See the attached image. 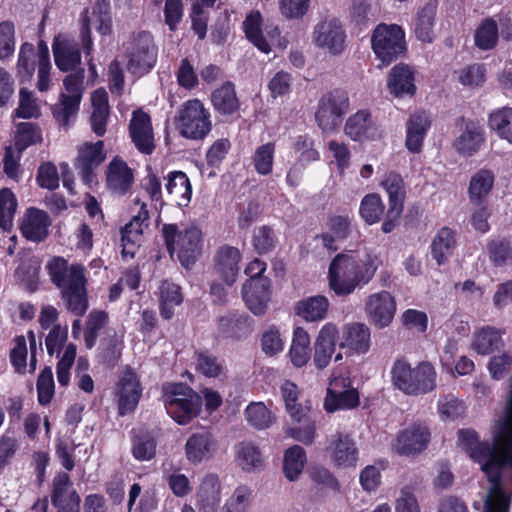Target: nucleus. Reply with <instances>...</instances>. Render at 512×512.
I'll list each match as a JSON object with an SVG mask.
<instances>
[{
  "instance_id": "nucleus-1",
  "label": "nucleus",
  "mask_w": 512,
  "mask_h": 512,
  "mask_svg": "<svg viewBox=\"0 0 512 512\" xmlns=\"http://www.w3.org/2000/svg\"><path fill=\"white\" fill-rule=\"evenodd\" d=\"M381 265L382 260L375 253H338L329 264V288L339 297L349 296L370 283Z\"/></svg>"
},
{
  "instance_id": "nucleus-2",
  "label": "nucleus",
  "mask_w": 512,
  "mask_h": 512,
  "mask_svg": "<svg viewBox=\"0 0 512 512\" xmlns=\"http://www.w3.org/2000/svg\"><path fill=\"white\" fill-rule=\"evenodd\" d=\"M45 269L51 283L61 291L66 308L76 316H83L89 307L85 268L81 264L69 266L64 257L53 256Z\"/></svg>"
},
{
  "instance_id": "nucleus-3",
  "label": "nucleus",
  "mask_w": 512,
  "mask_h": 512,
  "mask_svg": "<svg viewBox=\"0 0 512 512\" xmlns=\"http://www.w3.org/2000/svg\"><path fill=\"white\" fill-rule=\"evenodd\" d=\"M393 385L409 396H419L436 388L437 373L428 361L419 362L415 367L404 359H397L391 369Z\"/></svg>"
},
{
  "instance_id": "nucleus-4",
  "label": "nucleus",
  "mask_w": 512,
  "mask_h": 512,
  "mask_svg": "<svg viewBox=\"0 0 512 512\" xmlns=\"http://www.w3.org/2000/svg\"><path fill=\"white\" fill-rule=\"evenodd\" d=\"M162 392L165 409L177 424L186 425L200 415L203 399L186 383H169Z\"/></svg>"
},
{
  "instance_id": "nucleus-5",
  "label": "nucleus",
  "mask_w": 512,
  "mask_h": 512,
  "mask_svg": "<svg viewBox=\"0 0 512 512\" xmlns=\"http://www.w3.org/2000/svg\"><path fill=\"white\" fill-rule=\"evenodd\" d=\"M281 395L285 403L287 413L296 425L288 429V434L296 441L305 445L314 442L316 435L315 421L311 418V406L307 402H298L299 390L295 383L287 380L281 386Z\"/></svg>"
},
{
  "instance_id": "nucleus-6",
  "label": "nucleus",
  "mask_w": 512,
  "mask_h": 512,
  "mask_svg": "<svg viewBox=\"0 0 512 512\" xmlns=\"http://www.w3.org/2000/svg\"><path fill=\"white\" fill-rule=\"evenodd\" d=\"M162 236L168 253L172 256L178 249V260L185 268L195 264L202 251V232L196 226L180 231L177 224H164Z\"/></svg>"
},
{
  "instance_id": "nucleus-7",
  "label": "nucleus",
  "mask_w": 512,
  "mask_h": 512,
  "mask_svg": "<svg viewBox=\"0 0 512 512\" xmlns=\"http://www.w3.org/2000/svg\"><path fill=\"white\" fill-rule=\"evenodd\" d=\"M127 57V70L135 76L147 74L157 60V48L149 32L140 31L132 33L123 44Z\"/></svg>"
},
{
  "instance_id": "nucleus-8",
  "label": "nucleus",
  "mask_w": 512,
  "mask_h": 512,
  "mask_svg": "<svg viewBox=\"0 0 512 512\" xmlns=\"http://www.w3.org/2000/svg\"><path fill=\"white\" fill-rule=\"evenodd\" d=\"M371 47L383 65H389L406 53L405 32L397 24L381 23L371 36Z\"/></svg>"
},
{
  "instance_id": "nucleus-9",
  "label": "nucleus",
  "mask_w": 512,
  "mask_h": 512,
  "mask_svg": "<svg viewBox=\"0 0 512 512\" xmlns=\"http://www.w3.org/2000/svg\"><path fill=\"white\" fill-rule=\"evenodd\" d=\"M380 186L388 195V209L381 225V231L388 234L400 224L407 194L406 184L400 173L388 171L384 174Z\"/></svg>"
},
{
  "instance_id": "nucleus-10",
  "label": "nucleus",
  "mask_w": 512,
  "mask_h": 512,
  "mask_svg": "<svg viewBox=\"0 0 512 512\" xmlns=\"http://www.w3.org/2000/svg\"><path fill=\"white\" fill-rule=\"evenodd\" d=\"M360 405V394L357 388L352 386L349 376L333 377L329 383L324 408L328 413L338 410H352Z\"/></svg>"
},
{
  "instance_id": "nucleus-11",
  "label": "nucleus",
  "mask_w": 512,
  "mask_h": 512,
  "mask_svg": "<svg viewBox=\"0 0 512 512\" xmlns=\"http://www.w3.org/2000/svg\"><path fill=\"white\" fill-rule=\"evenodd\" d=\"M346 32L341 21L335 17L325 18L313 30L316 46L331 55H340L346 48Z\"/></svg>"
},
{
  "instance_id": "nucleus-12",
  "label": "nucleus",
  "mask_w": 512,
  "mask_h": 512,
  "mask_svg": "<svg viewBox=\"0 0 512 512\" xmlns=\"http://www.w3.org/2000/svg\"><path fill=\"white\" fill-rule=\"evenodd\" d=\"M348 108V97L341 90L325 93L319 100L315 119L320 128H337Z\"/></svg>"
},
{
  "instance_id": "nucleus-13",
  "label": "nucleus",
  "mask_w": 512,
  "mask_h": 512,
  "mask_svg": "<svg viewBox=\"0 0 512 512\" xmlns=\"http://www.w3.org/2000/svg\"><path fill=\"white\" fill-rule=\"evenodd\" d=\"M118 415L125 416L135 411L142 396V386L135 371L127 367L116 383Z\"/></svg>"
},
{
  "instance_id": "nucleus-14",
  "label": "nucleus",
  "mask_w": 512,
  "mask_h": 512,
  "mask_svg": "<svg viewBox=\"0 0 512 512\" xmlns=\"http://www.w3.org/2000/svg\"><path fill=\"white\" fill-rule=\"evenodd\" d=\"M396 309L395 298L386 290L369 295L365 301V312L371 323L379 329L392 323Z\"/></svg>"
},
{
  "instance_id": "nucleus-15",
  "label": "nucleus",
  "mask_w": 512,
  "mask_h": 512,
  "mask_svg": "<svg viewBox=\"0 0 512 512\" xmlns=\"http://www.w3.org/2000/svg\"><path fill=\"white\" fill-rule=\"evenodd\" d=\"M50 499L57 512H80L81 498L67 473L54 477Z\"/></svg>"
},
{
  "instance_id": "nucleus-16",
  "label": "nucleus",
  "mask_w": 512,
  "mask_h": 512,
  "mask_svg": "<svg viewBox=\"0 0 512 512\" xmlns=\"http://www.w3.org/2000/svg\"><path fill=\"white\" fill-rule=\"evenodd\" d=\"M218 448V442L213 433L207 428L193 432L185 443V456L189 463L198 465L209 460Z\"/></svg>"
},
{
  "instance_id": "nucleus-17",
  "label": "nucleus",
  "mask_w": 512,
  "mask_h": 512,
  "mask_svg": "<svg viewBox=\"0 0 512 512\" xmlns=\"http://www.w3.org/2000/svg\"><path fill=\"white\" fill-rule=\"evenodd\" d=\"M104 142L99 140L95 143H85L79 148L75 167L79 171L81 180L90 186L95 181L94 169L104 162Z\"/></svg>"
},
{
  "instance_id": "nucleus-18",
  "label": "nucleus",
  "mask_w": 512,
  "mask_h": 512,
  "mask_svg": "<svg viewBox=\"0 0 512 512\" xmlns=\"http://www.w3.org/2000/svg\"><path fill=\"white\" fill-rule=\"evenodd\" d=\"M326 451L338 467H355L358 461V449L353 438L346 433L337 432L331 435Z\"/></svg>"
},
{
  "instance_id": "nucleus-19",
  "label": "nucleus",
  "mask_w": 512,
  "mask_h": 512,
  "mask_svg": "<svg viewBox=\"0 0 512 512\" xmlns=\"http://www.w3.org/2000/svg\"><path fill=\"white\" fill-rule=\"evenodd\" d=\"M51 219L48 213L36 207L26 209L20 223L22 236L31 242H43L49 234Z\"/></svg>"
},
{
  "instance_id": "nucleus-20",
  "label": "nucleus",
  "mask_w": 512,
  "mask_h": 512,
  "mask_svg": "<svg viewBox=\"0 0 512 512\" xmlns=\"http://www.w3.org/2000/svg\"><path fill=\"white\" fill-rule=\"evenodd\" d=\"M250 317L244 313L229 312L217 319L215 339L239 341L252 332Z\"/></svg>"
},
{
  "instance_id": "nucleus-21",
  "label": "nucleus",
  "mask_w": 512,
  "mask_h": 512,
  "mask_svg": "<svg viewBox=\"0 0 512 512\" xmlns=\"http://www.w3.org/2000/svg\"><path fill=\"white\" fill-rule=\"evenodd\" d=\"M242 296L247 308L254 315L265 314L271 300L270 279L247 280L242 287Z\"/></svg>"
},
{
  "instance_id": "nucleus-22",
  "label": "nucleus",
  "mask_w": 512,
  "mask_h": 512,
  "mask_svg": "<svg viewBox=\"0 0 512 512\" xmlns=\"http://www.w3.org/2000/svg\"><path fill=\"white\" fill-rule=\"evenodd\" d=\"M429 429L421 424H412L402 430L396 440V451L399 455H414L426 449L430 441Z\"/></svg>"
},
{
  "instance_id": "nucleus-23",
  "label": "nucleus",
  "mask_w": 512,
  "mask_h": 512,
  "mask_svg": "<svg viewBox=\"0 0 512 512\" xmlns=\"http://www.w3.org/2000/svg\"><path fill=\"white\" fill-rule=\"evenodd\" d=\"M353 216L346 214L331 215L326 222L327 232L316 235V239H320L322 246L331 252L339 250L337 242L345 241L352 228Z\"/></svg>"
},
{
  "instance_id": "nucleus-24",
  "label": "nucleus",
  "mask_w": 512,
  "mask_h": 512,
  "mask_svg": "<svg viewBox=\"0 0 512 512\" xmlns=\"http://www.w3.org/2000/svg\"><path fill=\"white\" fill-rule=\"evenodd\" d=\"M339 338L337 326L328 322L320 329L314 345L313 361L318 369L326 368L335 352L336 343Z\"/></svg>"
},
{
  "instance_id": "nucleus-25",
  "label": "nucleus",
  "mask_w": 512,
  "mask_h": 512,
  "mask_svg": "<svg viewBox=\"0 0 512 512\" xmlns=\"http://www.w3.org/2000/svg\"><path fill=\"white\" fill-rule=\"evenodd\" d=\"M133 182V170L122 158L115 156L107 166V188L119 195H125L131 189Z\"/></svg>"
},
{
  "instance_id": "nucleus-26",
  "label": "nucleus",
  "mask_w": 512,
  "mask_h": 512,
  "mask_svg": "<svg viewBox=\"0 0 512 512\" xmlns=\"http://www.w3.org/2000/svg\"><path fill=\"white\" fill-rule=\"evenodd\" d=\"M55 64L63 72H74L81 65V51L79 44L70 39L58 40L53 43Z\"/></svg>"
},
{
  "instance_id": "nucleus-27",
  "label": "nucleus",
  "mask_w": 512,
  "mask_h": 512,
  "mask_svg": "<svg viewBox=\"0 0 512 512\" xmlns=\"http://www.w3.org/2000/svg\"><path fill=\"white\" fill-rule=\"evenodd\" d=\"M371 331L364 323L354 322L344 326L341 348H347L355 354H365L369 351Z\"/></svg>"
},
{
  "instance_id": "nucleus-28",
  "label": "nucleus",
  "mask_w": 512,
  "mask_h": 512,
  "mask_svg": "<svg viewBox=\"0 0 512 512\" xmlns=\"http://www.w3.org/2000/svg\"><path fill=\"white\" fill-rule=\"evenodd\" d=\"M458 441L461 449L465 451L471 459L479 463L481 470H483L485 461L491 456L493 446L486 441L481 442L478 433L470 428L460 429L458 431Z\"/></svg>"
},
{
  "instance_id": "nucleus-29",
  "label": "nucleus",
  "mask_w": 512,
  "mask_h": 512,
  "mask_svg": "<svg viewBox=\"0 0 512 512\" xmlns=\"http://www.w3.org/2000/svg\"><path fill=\"white\" fill-rule=\"evenodd\" d=\"M176 121L180 128H211L210 114L198 99L187 101L180 109Z\"/></svg>"
},
{
  "instance_id": "nucleus-30",
  "label": "nucleus",
  "mask_w": 512,
  "mask_h": 512,
  "mask_svg": "<svg viewBox=\"0 0 512 512\" xmlns=\"http://www.w3.org/2000/svg\"><path fill=\"white\" fill-rule=\"evenodd\" d=\"M330 303L326 296H308L294 305V313L306 322H318L327 317Z\"/></svg>"
},
{
  "instance_id": "nucleus-31",
  "label": "nucleus",
  "mask_w": 512,
  "mask_h": 512,
  "mask_svg": "<svg viewBox=\"0 0 512 512\" xmlns=\"http://www.w3.org/2000/svg\"><path fill=\"white\" fill-rule=\"evenodd\" d=\"M241 254L239 249L233 246H222L216 255V269L222 280L232 286L239 272Z\"/></svg>"
},
{
  "instance_id": "nucleus-32",
  "label": "nucleus",
  "mask_w": 512,
  "mask_h": 512,
  "mask_svg": "<svg viewBox=\"0 0 512 512\" xmlns=\"http://www.w3.org/2000/svg\"><path fill=\"white\" fill-rule=\"evenodd\" d=\"M220 480L216 474H207L197 492V507L200 512H216L220 504Z\"/></svg>"
},
{
  "instance_id": "nucleus-33",
  "label": "nucleus",
  "mask_w": 512,
  "mask_h": 512,
  "mask_svg": "<svg viewBox=\"0 0 512 512\" xmlns=\"http://www.w3.org/2000/svg\"><path fill=\"white\" fill-rule=\"evenodd\" d=\"M387 87L396 97L412 96L416 90L413 69L406 64L395 65L389 73Z\"/></svg>"
},
{
  "instance_id": "nucleus-34",
  "label": "nucleus",
  "mask_w": 512,
  "mask_h": 512,
  "mask_svg": "<svg viewBox=\"0 0 512 512\" xmlns=\"http://www.w3.org/2000/svg\"><path fill=\"white\" fill-rule=\"evenodd\" d=\"M166 191L179 207H186L191 201L192 185L186 173L172 171L168 174Z\"/></svg>"
},
{
  "instance_id": "nucleus-35",
  "label": "nucleus",
  "mask_w": 512,
  "mask_h": 512,
  "mask_svg": "<svg viewBox=\"0 0 512 512\" xmlns=\"http://www.w3.org/2000/svg\"><path fill=\"white\" fill-rule=\"evenodd\" d=\"M456 232L449 227L438 230L431 243V255L436 263L444 265L456 247Z\"/></svg>"
},
{
  "instance_id": "nucleus-36",
  "label": "nucleus",
  "mask_w": 512,
  "mask_h": 512,
  "mask_svg": "<svg viewBox=\"0 0 512 512\" xmlns=\"http://www.w3.org/2000/svg\"><path fill=\"white\" fill-rule=\"evenodd\" d=\"M157 440L152 432L145 429L132 430L131 453L141 462L150 461L156 456Z\"/></svg>"
},
{
  "instance_id": "nucleus-37",
  "label": "nucleus",
  "mask_w": 512,
  "mask_h": 512,
  "mask_svg": "<svg viewBox=\"0 0 512 512\" xmlns=\"http://www.w3.org/2000/svg\"><path fill=\"white\" fill-rule=\"evenodd\" d=\"M504 333V330L495 327H483L475 334L472 347L478 354H492L504 346L502 339Z\"/></svg>"
},
{
  "instance_id": "nucleus-38",
  "label": "nucleus",
  "mask_w": 512,
  "mask_h": 512,
  "mask_svg": "<svg viewBox=\"0 0 512 512\" xmlns=\"http://www.w3.org/2000/svg\"><path fill=\"white\" fill-rule=\"evenodd\" d=\"M436 6L427 3L417 13L414 21V34L417 40L424 43H432L435 34Z\"/></svg>"
},
{
  "instance_id": "nucleus-39",
  "label": "nucleus",
  "mask_w": 512,
  "mask_h": 512,
  "mask_svg": "<svg viewBox=\"0 0 512 512\" xmlns=\"http://www.w3.org/2000/svg\"><path fill=\"white\" fill-rule=\"evenodd\" d=\"M289 356L298 368L305 366L311 358L310 336L303 327H296L293 331Z\"/></svg>"
},
{
  "instance_id": "nucleus-40",
  "label": "nucleus",
  "mask_w": 512,
  "mask_h": 512,
  "mask_svg": "<svg viewBox=\"0 0 512 512\" xmlns=\"http://www.w3.org/2000/svg\"><path fill=\"white\" fill-rule=\"evenodd\" d=\"M386 206L378 193L366 194L359 206V215L368 225L379 223L385 218Z\"/></svg>"
},
{
  "instance_id": "nucleus-41",
  "label": "nucleus",
  "mask_w": 512,
  "mask_h": 512,
  "mask_svg": "<svg viewBox=\"0 0 512 512\" xmlns=\"http://www.w3.org/2000/svg\"><path fill=\"white\" fill-rule=\"evenodd\" d=\"M183 296L178 285L163 281L160 286L159 309L162 318L169 320L174 316V308L182 303Z\"/></svg>"
},
{
  "instance_id": "nucleus-42",
  "label": "nucleus",
  "mask_w": 512,
  "mask_h": 512,
  "mask_svg": "<svg viewBox=\"0 0 512 512\" xmlns=\"http://www.w3.org/2000/svg\"><path fill=\"white\" fill-rule=\"evenodd\" d=\"M494 184V174L487 169L476 172L469 184L468 192L470 201L479 205L490 193Z\"/></svg>"
},
{
  "instance_id": "nucleus-43",
  "label": "nucleus",
  "mask_w": 512,
  "mask_h": 512,
  "mask_svg": "<svg viewBox=\"0 0 512 512\" xmlns=\"http://www.w3.org/2000/svg\"><path fill=\"white\" fill-rule=\"evenodd\" d=\"M307 462L306 451L299 445L289 447L284 453L283 472L287 479L294 481L302 473Z\"/></svg>"
},
{
  "instance_id": "nucleus-44",
  "label": "nucleus",
  "mask_w": 512,
  "mask_h": 512,
  "mask_svg": "<svg viewBox=\"0 0 512 512\" xmlns=\"http://www.w3.org/2000/svg\"><path fill=\"white\" fill-rule=\"evenodd\" d=\"M214 108L221 114H232L239 107L235 87L231 82L224 83L211 96Z\"/></svg>"
},
{
  "instance_id": "nucleus-45",
  "label": "nucleus",
  "mask_w": 512,
  "mask_h": 512,
  "mask_svg": "<svg viewBox=\"0 0 512 512\" xmlns=\"http://www.w3.org/2000/svg\"><path fill=\"white\" fill-rule=\"evenodd\" d=\"M79 109V102L60 94L58 102L52 105L51 112L59 126H70L75 123Z\"/></svg>"
},
{
  "instance_id": "nucleus-46",
  "label": "nucleus",
  "mask_w": 512,
  "mask_h": 512,
  "mask_svg": "<svg viewBox=\"0 0 512 512\" xmlns=\"http://www.w3.org/2000/svg\"><path fill=\"white\" fill-rule=\"evenodd\" d=\"M196 368L207 378H217L224 374V360H220L208 349H199L195 351Z\"/></svg>"
},
{
  "instance_id": "nucleus-47",
  "label": "nucleus",
  "mask_w": 512,
  "mask_h": 512,
  "mask_svg": "<svg viewBox=\"0 0 512 512\" xmlns=\"http://www.w3.org/2000/svg\"><path fill=\"white\" fill-rule=\"evenodd\" d=\"M108 93L104 88L96 89L91 95L92 128H105L110 114Z\"/></svg>"
},
{
  "instance_id": "nucleus-48",
  "label": "nucleus",
  "mask_w": 512,
  "mask_h": 512,
  "mask_svg": "<svg viewBox=\"0 0 512 512\" xmlns=\"http://www.w3.org/2000/svg\"><path fill=\"white\" fill-rule=\"evenodd\" d=\"M243 27L246 37L251 43L264 53H268L270 51V45L263 36L262 17L258 11L247 15L243 22Z\"/></svg>"
},
{
  "instance_id": "nucleus-49",
  "label": "nucleus",
  "mask_w": 512,
  "mask_h": 512,
  "mask_svg": "<svg viewBox=\"0 0 512 512\" xmlns=\"http://www.w3.org/2000/svg\"><path fill=\"white\" fill-rule=\"evenodd\" d=\"M498 38V26L492 18L481 21L474 35L475 45L484 51L493 49L498 42Z\"/></svg>"
},
{
  "instance_id": "nucleus-50",
  "label": "nucleus",
  "mask_w": 512,
  "mask_h": 512,
  "mask_svg": "<svg viewBox=\"0 0 512 512\" xmlns=\"http://www.w3.org/2000/svg\"><path fill=\"white\" fill-rule=\"evenodd\" d=\"M245 418L249 425L258 430L269 428L275 421V416L263 402L250 403L245 409Z\"/></svg>"
},
{
  "instance_id": "nucleus-51",
  "label": "nucleus",
  "mask_w": 512,
  "mask_h": 512,
  "mask_svg": "<svg viewBox=\"0 0 512 512\" xmlns=\"http://www.w3.org/2000/svg\"><path fill=\"white\" fill-rule=\"evenodd\" d=\"M35 72V49L33 44L25 42L21 45L16 64V73L20 83L28 82Z\"/></svg>"
},
{
  "instance_id": "nucleus-52",
  "label": "nucleus",
  "mask_w": 512,
  "mask_h": 512,
  "mask_svg": "<svg viewBox=\"0 0 512 512\" xmlns=\"http://www.w3.org/2000/svg\"><path fill=\"white\" fill-rule=\"evenodd\" d=\"M237 461L245 471H254L263 466V458L258 446L251 442H240L237 451Z\"/></svg>"
},
{
  "instance_id": "nucleus-53",
  "label": "nucleus",
  "mask_w": 512,
  "mask_h": 512,
  "mask_svg": "<svg viewBox=\"0 0 512 512\" xmlns=\"http://www.w3.org/2000/svg\"><path fill=\"white\" fill-rule=\"evenodd\" d=\"M275 148V142H267L255 150L252 156V163L259 175L267 176L272 173Z\"/></svg>"
},
{
  "instance_id": "nucleus-54",
  "label": "nucleus",
  "mask_w": 512,
  "mask_h": 512,
  "mask_svg": "<svg viewBox=\"0 0 512 512\" xmlns=\"http://www.w3.org/2000/svg\"><path fill=\"white\" fill-rule=\"evenodd\" d=\"M484 134L481 130H465L453 143L455 150L465 156L474 155L484 142Z\"/></svg>"
},
{
  "instance_id": "nucleus-55",
  "label": "nucleus",
  "mask_w": 512,
  "mask_h": 512,
  "mask_svg": "<svg viewBox=\"0 0 512 512\" xmlns=\"http://www.w3.org/2000/svg\"><path fill=\"white\" fill-rule=\"evenodd\" d=\"M64 91L60 94L81 103L85 91V70L78 68L63 79Z\"/></svg>"
},
{
  "instance_id": "nucleus-56",
  "label": "nucleus",
  "mask_w": 512,
  "mask_h": 512,
  "mask_svg": "<svg viewBox=\"0 0 512 512\" xmlns=\"http://www.w3.org/2000/svg\"><path fill=\"white\" fill-rule=\"evenodd\" d=\"M18 206L15 194L9 188L0 189V227L9 230Z\"/></svg>"
},
{
  "instance_id": "nucleus-57",
  "label": "nucleus",
  "mask_w": 512,
  "mask_h": 512,
  "mask_svg": "<svg viewBox=\"0 0 512 512\" xmlns=\"http://www.w3.org/2000/svg\"><path fill=\"white\" fill-rule=\"evenodd\" d=\"M277 243L275 231L267 225L256 227L252 235V245L255 251L260 254L272 252Z\"/></svg>"
},
{
  "instance_id": "nucleus-58",
  "label": "nucleus",
  "mask_w": 512,
  "mask_h": 512,
  "mask_svg": "<svg viewBox=\"0 0 512 512\" xmlns=\"http://www.w3.org/2000/svg\"><path fill=\"white\" fill-rule=\"evenodd\" d=\"M40 115L41 109L37 99L33 96L31 91L26 88H21L19 91V103L14 112V116L22 119H37Z\"/></svg>"
},
{
  "instance_id": "nucleus-59",
  "label": "nucleus",
  "mask_w": 512,
  "mask_h": 512,
  "mask_svg": "<svg viewBox=\"0 0 512 512\" xmlns=\"http://www.w3.org/2000/svg\"><path fill=\"white\" fill-rule=\"evenodd\" d=\"M36 388L38 403L42 406L48 405L55 393L53 372L50 366L44 367V369L40 372L37 379Z\"/></svg>"
},
{
  "instance_id": "nucleus-60",
  "label": "nucleus",
  "mask_w": 512,
  "mask_h": 512,
  "mask_svg": "<svg viewBox=\"0 0 512 512\" xmlns=\"http://www.w3.org/2000/svg\"><path fill=\"white\" fill-rule=\"evenodd\" d=\"M92 22L100 34L107 35L111 32L112 19L109 0H96L92 8Z\"/></svg>"
},
{
  "instance_id": "nucleus-61",
  "label": "nucleus",
  "mask_w": 512,
  "mask_h": 512,
  "mask_svg": "<svg viewBox=\"0 0 512 512\" xmlns=\"http://www.w3.org/2000/svg\"><path fill=\"white\" fill-rule=\"evenodd\" d=\"M465 409L464 402L453 395H444L438 400V411L443 420H455L465 413Z\"/></svg>"
},
{
  "instance_id": "nucleus-62",
  "label": "nucleus",
  "mask_w": 512,
  "mask_h": 512,
  "mask_svg": "<svg viewBox=\"0 0 512 512\" xmlns=\"http://www.w3.org/2000/svg\"><path fill=\"white\" fill-rule=\"evenodd\" d=\"M15 25L10 20L0 22V60L9 59L15 51Z\"/></svg>"
},
{
  "instance_id": "nucleus-63",
  "label": "nucleus",
  "mask_w": 512,
  "mask_h": 512,
  "mask_svg": "<svg viewBox=\"0 0 512 512\" xmlns=\"http://www.w3.org/2000/svg\"><path fill=\"white\" fill-rule=\"evenodd\" d=\"M36 182L39 187L54 191L59 187V174L52 162H43L37 169Z\"/></svg>"
},
{
  "instance_id": "nucleus-64",
  "label": "nucleus",
  "mask_w": 512,
  "mask_h": 512,
  "mask_svg": "<svg viewBox=\"0 0 512 512\" xmlns=\"http://www.w3.org/2000/svg\"><path fill=\"white\" fill-rule=\"evenodd\" d=\"M294 149L299 154L298 161L303 165L310 164L320 159V154L314 147V141L309 139L306 135L297 137Z\"/></svg>"
}]
</instances>
